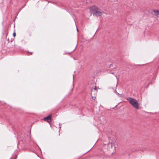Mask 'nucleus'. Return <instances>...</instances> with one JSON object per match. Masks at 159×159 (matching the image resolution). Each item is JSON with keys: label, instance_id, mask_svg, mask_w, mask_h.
Wrapping results in <instances>:
<instances>
[{"label": "nucleus", "instance_id": "f257e3e1", "mask_svg": "<svg viewBox=\"0 0 159 159\" xmlns=\"http://www.w3.org/2000/svg\"><path fill=\"white\" fill-rule=\"evenodd\" d=\"M90 11L91 14L93 13V16H101L104 12L98 9L95 6H93L90 8Z\"/></svg>", "mask_w": 159, "mask_h": 159}, {"label": "nucleus", "instance_id": "f03ea898", "mask_svg": "<svg viewBox=\"0 0 159 159\" xmlns=\"http://www.w3.org/2000/svg\"><path fill=\"white\" fill-rule=\"evenodd\" d=\"M127 100L134 108L137 109L139 108V104L135 99L129 97L127 98Z\"/></svg>", "mask_w": 159, "mask_h": 159}, {"label": "nucleus", "instance_id": "7ed1b4c3", "mask_svg": "<svg viewBox=\"0 0 159 159\" xmlns=\"http://www.w3.org/2000/svg\"><path fill=\"white\" fill-rule=\"evenodd\" d=\"M51 118H52V115H50L48 116H47L44 117L43 118V120L49 123H50V122L51 121Z\"/></svg>", "mask_w": 159, "mask_h": 159}, {"label": "nucleus", "instance_id": "20e7f679", "mask_svg": "<svg viewBox=\"0 0 159 159\" xmlns=\"http://www.w3.org/2000/svg\"><path fill=\"white\" fill-rule=\"evenodd\" d=\"M155 15L157 17H159V11L154 10L153 11Z\"/></svg>", "mask_w": 159, "mask_h": 159}, {"label": "nucleus", "instance_id": "39448f33", "mask_svg": "<svg viewBox=\"0 0 159 159\" xmlns=\"http://www.w3.org/2000/svg\"><path fill=\"white\" fill-rule=\"evenodd\" d=\"M76 47H75V48H72L71 49H70V48H69V51L67 52V53H71L72 52H73L76 49Z\"/></svg>", "mask_w": 159, "mask_h": 159}, {"label": "nucleus", "instance_id": "423d86ee", "mask_svg": "<svg viewBox=\"0 0 159 159\" xmlns=\"http://www.w3.org/2000/svg\"><path fill=\"white\" fill-rule=\"evenodd\" d=\"M96 89L97 88L96 87H95V88H94L91 89V92H93L94 93L96 94L97 93V90H96Z\"/></svg>", "mask_w": 159, "mask_h": 159}, {"label": "nucleus", "instance_id": "0eeeda50", "mask_svg": "<svg viewBox=\"0 0 159 159\" xmlns=\"http://www.w3.org/2000/svg\"><path fill=\"white\" fill-rule=\"evenodd\" d=\"M113 145V144L112 143H108V145L109 146H111V147H112Z\"/></svg>", "mask_w": 159, "mask_h": 159}, {"label": "nucleus", "instance_id": "6e6552de", "mask_svg": "<svg viewBox=\"0 0 159 159\" xmlns=\"http://www.w3.org/2000/svg\"><path fill=\"white\" fill-rule=\"evenodd\" d=\"M92 98L93 99L95 100L96 98V96H93Z\"/></svg>", "mask_w": 159, "mask_h": 159}, {"label": "nucleus", "instance_id": "1a4fd4ad", "mask_svg": "<svg viewBox=\"0 0 159 159\" xmlns=\"http://www.w3.org/2000/svg\"><path fill=\"white\" fill-rule=\"evenodd\" d=\"M113 91L114 92H116V87L113 89Z\"/></svg>", "mask_w": 159, "mask_h": 159}, {"label": "nucleus", "instance_id": "9d476101", "mask_svg": "<svg viewBox=\"0 0 159 159\" xmlns=\"http://www.w3.org/2000/svg\"><path fill=\"white\" fill-rule=\"evenodd\" d=\"M116 93L119 96V97L121 96V94H119V93Z\"/></svg>", "mask_w": 159, "mask_h": 159}, {"label": "nucleus", "instance_id": "9b49d317", "mask_svg": "<svg viewBox=\"0 0 159 159\" xmlns=\"http://www.w3.org/2000/svg\"><path fill=\"white\" fill-rule=\"evenodd\" d=\"M13 37H15L16 35V33H13Z\"/></svg>", "mask_w": 159, "mask_h": 159}, {"label": "nucleus", "instance_id": "f8f14e48", "mask_svg": "<svg viewBox=\"0 0 159 159\" xmlns=\"http://www.w3.org/2000/svg\"><path fill=\"white\" fill-rule=\"evenodd\" d=\"M77 31H78V29H77Z\"/></svg>", "mask_w": 159, "mask_h": 159}, {"label": "nucleus", "instance_id": "ddd939ff", "mask_svg": "<svg viewBox=\"0 0 159 159\" xmlns=\"http://www.w3.org/2000/svg\"><path fill=\"white\" fill-rule=\"evenodd\" d=\"M30 36L31 35L30 34H29Z\"/></svg>", "mask_w": 159, "mask_h": 159}]
</instances>
